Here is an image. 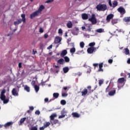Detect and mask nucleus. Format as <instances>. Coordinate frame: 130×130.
I'll return each instance as SVG.
<instances>
[{"label":"nucleus","instance_id":"nucleus-1","mask_svg":"<svg viewBox=\"0 0 130 130\" xmlns=\"http://www.w3.org/2000/svg\"><path fill=\"white\" fill-rule=\"evenodd\" d=\"M21 17L22 19H18L17 20V21L14 22V25L15 26L19 25V24H21L22 22H23V23H26V15L24 14H21Z\"/></svg>","mask_w":130,"mask_h":130},{"label":"nucleus","instance_id":"nucleus-2","mask_svg":"<svg viewBox=\"0 0 130 130\" xmlns=\"http://www.w3.org/2000/svg\"><path fill=\"white\" fill-rule=\"evenodd\" d=\"M106 93H108L109 96H114L116 93V90L109 87V85L106 88Z\"/></svg>","mask_w":130,"mask_h":130},{"label":"nucleus","instance_id":"nucleus-3","mask_svg":"<svg viewBox=\"0 0 130 130\" xmlns=\"http://www.w3.org/2000/svg\"><path fill=\"white\" fill-rule=\"evenodd\" d=\"M95 9L100 12H105V11L107 10V5L106 4H98L96 6Z\"/></svg>","mask_w":130,"mask_h":130},{"label":"nucleus","instance_id":"nucleus-4","mask_svg":"<svg viewBox=\"0 0 130 130\" xmlns=\"http://www.w3.org/2000/svg\"><path fill=\"white\" fill-rule=\"evenodd\" d=\"M88 21L91 22L93 25L97 23V19L95 17V14H92L91 18L88 19Z\"/></svg>","mask_w":130,"mask_h":130},{"label":"nucleus","instance_id":"nucleus-5","mask_svg":"<svg viewBox=\"0 0 130 130\" xmlns=\"http://www.w3.org/2000/svg\"><path fill=\"white\" fill-rule=\"evenodd\" d=\"M117 11L119 12V13H120L121 15H124V14L126 13L125 9L121 7L118 8Z\"/></svg>","mask_w":130,"mask_h":130},{"label":"nucleus","instance_id":"nucleus-6","mask_svg":"<svg viewBox=\"0 0 130 130\" xmlns=\"http://www.w3.org/2000/svg\"><path fill=\"white\" fill-rule=\"evenodd\" d=\"M40 14H39L38 12L36 11L30 15V18L33 19L34 18H35V17H37V16H38Z\"/></svg>","mask_w":130,"mask_h":130},{"label":"nucleus","instance_id":"nucleus-7","mask_svg":"<svg viewBox=\"0 0 130 130\" xmlns=\"http://www.w3.org/2000/svg\"><path fill=\"white\" fill-rule=\"evenodd\" d=\"M45 9V7H44L43 5H41L38 10H37V12L39 13V14H41V12L43 11Z\"/></svg>","mask_w":130,"mask_h":130},{"label":"nucleus","instance_id":"nucleus-8","mask_svg":"<svg viewBox=\"0 0 130 130\" xmlns=\"http://www.w3.org/2000/svg\"><path fill=\"white\" fill-rule=\"evenodd\" d=\"M96 48L94 47H90L87 49V52L88 53H93L94 52V50H95Z\"/></svg>","mask_w":130,"mask_h":130},{"label":"nucleus","instance_id":"nucleus-9","mask_svg":"<svg viewBox=\"0 0 130 130\" xmlns=\"http://www.w3.org/2000/svg\"><path fill=\"white\" fill-rule=\"evenodd\" d=\"M123 22L126 23V24H128L130 23V16L129 17H125L123 18Z\"/></svg>","mask_w":130,"mask_h":130},{"label":"nucleus","instance_id":"nucleus-10","mask_svg":"<svg viewBox=\"0 0 130 130\" xmlns=\"http://www.w3.org/2000/svg\"><path fill=\"white\" fill-rule=\"evenodd\" d=\"M12 94L13 96H19V92L17 91L16 88H13L12 90Z\"/></svg>","mask_w":130,"mask_h":130},{"label":"nucleus","instance_id":"nucleus-11","mask_svg":"<svg viewBox=\"0 0 130 130\" xmlns=\"http://www.w3.org/2000/svg\"><path fill=\"white\" fill-rule=\"evenodd\" d=\"M81 17L83 20H88L89 16L86 13H83L81 14Z\"/></svg>","mask_w":130,"mask_h":130},{"label":"nucleus","instance_id":"nucleus-12","mask_svg":"<svg viewBox=\"0 0 130 130\" xmlns=\"http://www.w3.org/2000/svg\"><path fill=\"white\" fill-rule=\"evenodd\" d=\"M113 17H114V15L113 14H109L107 16V18H106L107 22H110V20L111 19H112V18H113Z\"/></svg>","mask_w":130,"mask_h":130},{"label":"nucleus","instance_id":"nucleus-13","mask_svg":"<svg viewBox=\"0 0 130 130\" xmlns=\"http://www.w3.org/2000/svg\"><path fill=\"white\" fill-rule=\"evenodd\" d=\"M13 123H14V122H8L5 123L4 125V126L6 128H7V127H9V126H11V125H13Z\"/></svg>","mask_w":130,"mask_h":130},{"label":"nucleus","instance_id":"nucleus-14","mask_svg":"<svg viewBox=\"0 0 130 130\" xmlns=\"http://www.w3.org/2000/svg\"><path fill=\"white\" fill-rule=\"evenodd\" d=\"M60 41H61V38L59 37H56L54 40V43H55L56 44H57L58 43L60 42Z\"/></svg>","mask_w":130,"mask_h":130},{"label":"nucleus","instance_id":"nucleus-15","mask_svg":"<svg viewBox=\"0 0 130 130\" xmlns=\"http://www.w3.org/2000/svg\"><path fill=\"white\" fill-rule=\"evenodd\" d=\"M53 68H55L54 69V72H55L56 74H58L59 72V66L53 65Z\"/></svg>","mask_w":130,"mask_h":130},{"label":"nucleus","instance_id":"nucleus-16","mask_svg":"<svg viewBox=\"0 0 130 130\" xmlns=\"http://www.w3.org/2000/svg\"><path fill=\"white\" fill-rule=\"evenodd\" d=\"M61 115H60L58 116L59 119H60V118H63L64 117H66V115H64V114H66V111H62L61 112Z\"/></svg>","mask_w":130,"mask_h":130},{"label":"nucleus","instance_id":"nucleus-17","mask_svg":"<svg viewBox=\"0 0 130 130\" xmlns=\"http://www.w3.org/2000/svg\"><path fill=\"white\" fill-rule=\"evenodd\" d=\"M57 116V115L56 114H52L50 116V122L54 120V118Z\"/></svg>","mask_w":130,"mask_h":130},{"label":"nucleus","instance_id":"nucleus-18","mask_svg":"<svg viewBox=\"0 0 130 130\" xmlns=\"http://www.w3.org/2000/svg\"><path fill=\"white\" fill-rule=\"evenodd\" d=\"M72 115L73 116V117H76L77 118H79V117L81 116V115L77 112L72 113Z\"/></svg>","mask_w":130,"mask_h":130},{"label":"nucleus","instance_id":"nucleus-19","mask_svg":"<svg viewBox=\"0 0 130 130\" xmlns=\"http://www.w3.org/2000/svg\"><path fill=\"white\" fill-rule=\"evenodd\" d=\"M51 124H52V125H53L54 124H56L57 123H59V121L57 119H54L52 121H51Z\"/></svg>","mask_w":130,"mask_h":130},{"label":"nucleus","instance_id":"nucleus-20","mask_svg":"<svg viewBox=\"0 0 130 130\" xmlns=\"http://www.w3.org/2000/svg\"><path fill=\"white\" fill-rule=\"evenodd\" d=\"M67 54L68 51H67V50H64L62 51L61 53H60V56H61V57H63V56L67 55Z\"/></svg>","mask_w":130,"mask_h":130},{"label":"nucleus","instance_id":"nucleus-21","mask_svg":"<svg viewBox=\"0 0 130 130\" xmlns=\"http://www.w3.org/2000/svg\"><path fill=\"white\" fill-rule=\"evenodd\" d=\"M82 96H86L88 93V89L85 88L83 89V91L81 92Z\"/></svg>","mask_w":130,"mask_h":130},{"label":"nucleus","instance_id":"nucleus-22","mask_svg":"<svg viewBox=\"0 0 130 130\" xmlns=\"http://www.w3.org/2000/svg\"><path fill=\"white\" fill-rule=\"evenodd\" d=\"M57 63L59 64H64V60L63 58H60L57 61Z\"/></svg>","mask_w":130,"mask_h":130},{"label":"nucleus","instance_id":"nucleus-23","mask_svg":"<svg viewBox=\"0 0 130 130\" xmlns=\"http://www.w3.org/2000/svg\"><path fill=\"white\" fill-rule=\"evenodd\" d=\"M103 63H101L99 64V69L98 70V72H103Z\"/></svg>","mask_w":130,"mask_h":130},{"label":"nucleus","instance_id":"nucleus-24","mask_svg":"<svg viewBox=\"0 0 130 130\" xmlns=\"http://www.w3.org/2000/svg\"><path fill=\"white\" fill-rule=\"evenodd\" d=\"M118 82L119 84H122L124 82V78L122 77L121 78H119L118 80Z\"/></svg>","mask_w":130,"mask_h":130},{"label":"nucleus","instance_id":"nucleus-25","mask_svg":"<svg viewBox=\"0 0 130 130\" xmlns=\"http://www.w3.org/2000/svg\"><path fill=\"white\" fill-rule=\"evenodd\" d=\"M70 71V69H69V67H66L63 68V72L64 74H67Z\"/></svg>","mask_w":130,"mask_h":130},{"label":"nucleus","instance_id":"nucleus-26","mask_svg":"<svg viewBox=\"0 0 130 130\" xmlns=\"http://www.w3.org/2000/svg\"><path fill=\"white\" fill-rule=\"evenodd\" d=\"M59 96V93L57 92H55L53 94V97H54L55 99H57Z\"/></svg>","mask_w":130,"mask_h":130},{"label":"nucleus","instance_id":"nucleus-27","mask_svg":"<svg viewBox=\"0 0 130 130\" xmlns=\"http://www.w3.org/2000/svg\"><path fill=\"white\" fill-rule=\"evenodd\" d=\"M51 123L50 122H46L44 123V126L45 127V128H46V127H48V126H49V125H50V124Z\"/></svg>","mask_w":130,"mask_h":130},{"label":"nucleus","instance_id":"nucleus-28","mask_svg":"<svg viewBox=\"0 0 130 130\" xmlns=\"http://www.w3.org/2000/svg\"><path fill=\"white\" fill-rule=\"evenodd\" d=\"M124 53L126 55H129V50L127 48L124 49Z\"/></svg>","mask_w":130,"mask_h":130},{"label":"nucleus","instance_id":"nucleus-29","mask_svg":"<svg viewBox=\"0 0 130 130\" xmlns=\"http://www.w3.org/2000/svg\"><path fill=\"white\" fill-rule=\"evenodd\" d=\"M67 27L69 28H71L73 27V23H72V22L70 21L67 23Z\"/></svg>","mask_w":130,"mask_h":130},{"label":"nucleus","instance_id":"nucleus-30","mask_svg":"<svg viewBox=\"0 0 130 130\" xmlns=\"http://www.w3.org/2000/svg\"><path fill=\"white\" fill-rule=\"evenodd\" d=\"M118 5V3L116 1H114L113 3V8H115V7H117V5Z\"/></svg>","mask_w":130,"mask_h":130},{"label":"nucleus","instance_id":"nucleus-31","mask_svg":"<svg viewBox=\"0 0 130 130\" xmlns=\"http://www.w3.org/2000/svg\"><path fill=\"white\" fill-rule=\"evenodd\" d=\"M24 90L26 92H30V87L29 86H28L27 85H25Z\"/></svg>","mask_w":130,"mask_h":130},{"label":"nucleus","instance_id":"nucleus-32","mask_svg":"<svg viewBox=\"0 0 130 130\" xmlns=\"http://www.w3.org/2000/svg\"><path fill=\"white\" fill-rule=\"evenodd\" d=\"M64 62H70V58L68 56L64 57Z\"/></svg>","mask_w":130,"mask_h":130},{"label":"nucleus","instance_id":"nucleus-33","mask_svg":"<svg viewBox=\"0 0 130 130\" xmlns=\"http://www.w3.org/2000/svg\"><path fill=\"white\" fill-rule=\"evenodd\" d=\"M96 32H97L98 33H103L104 31L102 28H99L96 30Z\"/></svg>","mask_w":130,"mask_h":130},{"label":"nucleus","instance_id":"nucleus-34","mask_svg":"<svg viewBox=\"0 0 130 130\" xmlns=\"http://www.w3.org/2000/svg\"><path fill=\"white\" fill-rule=\"evenodd\" d=\"M26 117L22 118L20 120V124H22V123H24L25 122V120H26Z\"/></svg>","mask_w":130,"mask_h":130},{"label":"nucleus","instance_id":"nucleus-35","mask_svg":"<svg viewBox=\"0 0 130 130\" xmlns=\"http://www.w3.org/2000/svg\"><path fill=\"white\" fill-rule=\"evenodd\" d=\"M0 99L2 100V101H3V100H5L6 99V95H0Z\"/></svg>","mask_w":130,"mask_h":130},{"label":"nucleus","instance_id":"nucleus-36","mask_svg":"<svg viewBox=\"0 0 130 130\" xmlns=\"http://www.w3.org/2000/svg\"><path fill=\"white\" fill-rule=\"evenodd\" d=\"M60 104L61 105H66L67 104V102L64 100H62L60 101Z\"/></svg>","mask_w":130,"mask_h":130},{"label":"nucleus","instance_id":"nucleus-37","mask_svg":"<svg viewBox=\"0 0 130 130\" xmlns=\"http://www.w3.org/2000/svg\"><path fill=\"white\" fill-rule=\"evenodd\" d=\"M70 52L71 53H75L76 52V48L75 47L72 48L70 49Z\"/></svg>","mask_w":130,"mask_h":130},{"label":"nucleus","instance_id":"nucleus-38","mask_svg":"<svg viewBox=\"0 0 130 130\" xmlns=\"http://www.w3.org/2000/svg\"><path fill=\"white\" fill-rule=\"evenodd\" d=\"M52 100H53V99H51V100H50V101H49V100L48 98H46L44 99V101H45V103H47V102H50L52 101Z\"/></svg>","mask_w":130,"mask_h":130},{"label":"nucleus","instance_id":"nucleus-39","mask_svg":"<svg viewBox=\"0 0 130 130\" xmlns=\"http://www.w3.org/2000/svg\"><path fill=\"white\" fill-rule=\"evenodd\" d=\"M111 23L113 25H114V24H117V19H112L111 20Z\"/></svg>","mask_w":130,"mask_h":130},{"label":"nucleus","instance_id":"nucleus-40","mask_svg":"<svg viewBox=\"0 0 130 130\" xmlns=\"http://www.w3.org/2000/svg\"><path fill=\"white\" fill-rule=\"evenodd\" d=\"M80 46L81 48H84V47L85 46V43H84V42H80Z\"/></svg>","mask_w":130,"mask_h":130},{"label":"nucleus","instance_id":"nucleus-41","mask_svg":"<svg viewBox=\"0 0 130 130\" xmlns=\"http://www.w3.org/2000/svg\"><path fill=\"white\" fill-rule=\"evenodd\" d=\"M4 104H7V103H9V102L10 101V100L9 99H5L3 101Z\"/></svg>","mask_w":130,"mask_h":130},{"label":"nucleus","instance_id":"nucleus-42","mask_svg":"<svg viewBox=\"0 0 130 130\" xmlns=\"http://www.w3.org/2000/svg\"><path fill=\"white\" fill-rule=\"evenodd\" d=\"M35 89L36 92H38V91H39V86H38L37 85H35Z\"/></svg>","mask_w":130,"mask_h":130},{"label":"nucleus","instance_id":"nucleus-43","mask_svg":"<svg viewBox=\"0 0 130 130\" xmlns=\"http://www.w3.org/2000/svg\"><path fill=\"white\" fill-rule=\"evenodd\" d=\"M103 83H104V80H99V86H101V85H103Z\"/></svg>","mask_w":130,"mask_h":130},{"label":"nucleus","instance_id":"nucleus-44","mask_svg":"<svg viewBox=\"0 0 130 130\" xmlns=\"http://www.w3.org/2000/svg\"><path fill=\"white\" fill-rule=\"evenodd\" d=\"M87 69V74H90V73H91V67H87V68H86Z\"/></svg>","mask_w":130,"mask_h":130},{"label":"nucleus","instance_id":"nucleus-45","mask_svg":"<svg viewBox=\"0 0 130 130\" xmlns=\"http://www.w3.org/2000/svg\"><path fill=\"white\" fill-rule=\"evenodd\" d=\"M91 86H87V89H88L89 93H92V92L94 91L93 90H91Z\"/></svg>","mask_w":130,"mask_h":130},{"label":"nucleus","instance_id":"nucleus-46","mask_svg":"<svg viewBox=\"0 0 130 130\" xmlns=\"http://www.w3.org/2000/svg\"><path fill=\"white\" fill-rule=\"evenodd\" d=\"M95 44V42H92L89 44V46H90V47H93V46H94Z\"/></svg>","mask_w":130,"mask_h":130},{"label":"nucleus","instance_id":"nucleus-47","mask_svg":"<svg viewBox=\"0 0 130 130\" xmlns=\"http://www.w3.org/2000/svg\"><path fill=\"white\" fill-rule=\"evenodd\" d=\"M62 97H67V96H68V93H66V92H63L62 93Z\"/></svg>","mask_w":130,"mask_h":130},{"label":"nucleus","instance_id":"nucleus-48","mask_svg":"<svg viewBox=\"0 0 130 130\" xmlns=\"http://www.w3.org/2000/svg\"><path fill=\"white\" fill-rule=\"evenodd\" d=\"M87 31L89 32H91V30H92V27H91V26L89 25L87 28Z\"/></svg>","mask_w":130,"mask_h":130},{"label":"nucleus","instance_id":"nucleus-49","mask_svg":"<svg viewBox=\"0 0 130 130\" xmlns=\"http://www.w3.org/2000/svg\"><path fill=\"white\" fill-rule=\"evenodd\" d=\"M39 32L40 33H43V32H44V30H43V28H42V27L40 28Z\"/></svg>","mask_w":130,"mask_h":130},{"label":"nucleus","instance_id":"nucleus-50","mask_svg":"<svg viewBox=\"0 0 130 130\" xmlns=\"http://www.w3.org/2000/svg\"><path fill=\"white\" fill-rule=\"evenodd\" d=\"M30 130H38L37 126H34L30 128Z\"/></svg>","mask_w":130,"mask_h":130},{"label":"nucleus","instance_id":"nucleus-51","mask_svg":"<svg viewBox=\"0 0 130 130\" xmlns=\"http://www.w3.org/2000/svg\"><path fill=\"white\" fill-rule=\"evenodd\" d=\"M5 93H6V90L3 89L0 95H5Z\"/></svg>","mask_w":130,"mask_h":130},{"label":"nucleus","instance_id":"nucleus-52","mask_svg":"<svg viewBox=\"0 0 130 130\" xmlns=\"http://www.w3.org/2000/svg\"><path fill=\"white\" fill-rule=\"evenodd\" d=\"M58 34H62V29H61V28H59L58 29Z\"/></svg>","mask_w":130,"mask_h":130},{"label":"nucleus","instance_id":"nucleus-53","mask_svg":"<svg viewBox=\"0 0 130 130\" xmlns=\"http://www.w3.org/2000/svg\"><path fill=\"white\" fill-rule=\"evenodd\" d=\"M54 0H48L46 2L47 4H49V3H52Z\"/></svg>","mask_w":130,"mask_h":130},{"label":"nucleus","instance_id":"nucleus-54","mask_svg":"<svg viewBox=\"0 0 130 130\" xmlns=\"http://www.w3.org/2000/svg\"><path fill=\"white\" fill-rule=\"evenodd\" d=\"M108 62L109 63H112V62H113V60H112V59H110L108 60Z\"/></svg>","mask_w":130,"mask_h":130},{"label":"nucleus","instance_id":"nucleus-55","mask_svg":"<svg viewBox=\"0 0 130 130\" xmlns=\"http://www.w3.org/2000/svg\"><path fill=\"white\" fill-rule=\"evenodd\" d=\"M35 84H36V82H35V81L33 80L32 82H31V85L32 86H35Z\"/></svg>","mask_w":130,"mask_h":130},{"label":"nucleus","instance_id":"nucleus-56","mask_svg":"<svg viewBox=\"0 0 130 130\" xmlns=\"http://www.w3.org/2000/svg\"><path fill=\"white\" fill-rule=\"evenodd\" d=\"M43 47H44L43 44L41 43V44H40V47L41 49H43Z\"/></svg>","mask_w":130,"mask_h":130},{"label":"nucleus","instance_id":"nucleus-57","mask_svg":"<svg viewBox=\"0 0 130 130\" xmlns=\"http://www.w3.org/2000/svg\"><path fill=\"white\" fill-rule=\"evenodd\" d=\"M109 5L110 7H112V3H111V0H109Z\"/></svg>","mask_w":130,"mask_h":130},{"label":"nucleus","instance_id":"nucleus-58","mask_svg":"<svg viewBox=\"0 0 130 130\" xmlns=\"http://www.w3.org/2000/svg\"><path fill=\"white\" fill-rule=\"evenodd\" d=\"M35 114H37L38 115H39V114H40V111H36L35 112Z\"/></svg>","mask_w":130,"mask_h":130},{"label":"nucleus","instance_id":"nucleus-59","mask_svg":"<svg viewBox=\"0 0 130 130\" xmlns=\"http://www.w3.org/2000/svg\"><path fill=\"white\" fill-rule=\"evenodd\" d=\"M44 38H45V39H46L47 38H48V35L47 34H45L44 35Z\"/></svg>","mask_w":130,"mask_h":130},{"label":"nucleus","instance_id":"nucleus-60","mask_svg":"<svg viewBox=\"0 0 130 130\" xmlns=\"http://www.w3.org/2000/svg\"><path fill=\"white\" fill-rule=\"evenodd\" d=\"M18 67H19V69H21V68H22V63L21 62H19L18 63Z\"/></svg>","mask_w":130,"mask_h":130},{"label":"nucleus","instance_id":"nucleus-61","mask_svg":"<svg viewBox=\"0 0 130 130\" xmlns=\"http://www.w3.org/2000/svg\"><path fill=\"white\" fill-rule=\"evenodd\" d=\"M29 110L32 111V110H34V107L33 106L29 107Z\"/></svg>","mask_w":130,"mask_h":130},{"label":"nucleus","instance_id":"nucleus-62","mask_svg":"<svg viewBox=\"0 0 130 130\" xmlns=\"http://www.w3.org/2000/svg\"><path fill=\"white\" fill-rule=\"evenodd\" d=\"M83 67L84 68H85V69H88V67H89V66H87L86 63L84 64Z\"/></svg>","mask_w":130,"mask_h":130},{"label":"nucleus","instance_id":"nucleus-63","mask_svg":"<svg viewBox=\"0 0 130 130\" xmlns=\"http://www.w3.org/2000/svg\"><path fill=\"white\" fill-rule=\"evenodd\" d=\"M45 127L43 125L42 127H40V130H44Z\"/></svg>","mask_w":130,"mask_h":130},{"label":"nucleus","instance_id":"nucleus-64","mask_svg":"<svg viewBox=\"0 0 130 130\" xmlns=\"http://www.w3.org/2000/svg\"><path fill=\"white\" fill-rule=\"evenodd\" d=\"M52 48V45H50L48 48L47 49H51Z\"/></svg>","mask_w":130,"mask_h":130}]
</instances>
